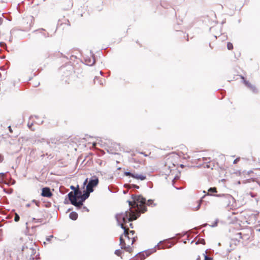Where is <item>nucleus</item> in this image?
Wrapping results in <instances>:
<instances>
[{
	"label": "nucleus",
	"instance_id": "obj_1",
	"mask_svg": "<svg viewBox=\"0 0 260 260\" xmlns=\"http://www.w3.org/2000/svg\"><path fill=\"white\" fill-rule=\"evenodd\" d=\"M129 210L131 211L130 213H128V211H126L124 212L117 213L115 215L117 225L123 230V234L125 237L128 236V233L127 230L123 225V224H125L128 221H132L136 220L140 216L139 212H137L136 210H131V208H129Z\"/></svg>",
	"mask_w": 260,
	"mask_h": 260
},
{
	"label": "nucleus",
	"instance_id": "obj_2",
	"mask_svg": "<svg viewBox=\"0 0 260 260\" xmlns=\"http://www.w3.org/2000/svg\"><path fill=\"white\" fill-rule=\"evenodd\" d=\"M132 198L133 200V203L130 201H127L129 206L132 208H136V211L137 212L143 213L147 211V207L145 206L147 205L148 206L154 207L156 204L154 203L153 200L149 199L146 202L145 198L141 195H132Z\"/></svg>",
	"mask_w": 260,
	"mask_h": 260
},
{
	"label": "nucleus",
	"instance_id": "obj_3",
	"mask_svg": "<svg viewBox=\"0 0 260 260\" xmlns=\"http://www.w3.org/2000/svg\"><path fill=\"white\" fill-rule=\"evenodd\" d=\"M22 251L25 252L26 251V257L29 260H34L35 258L37 259V257L38 255L35 256L36 253V249L32 247V243H30V245L26 246L23 245L22 247Z\"/></svg>",
	"mask_w": 260,
	"mask_h": 260
},
{
	"label": "nucleus",
	"instance_id": "obj_4",
	"mask_svg": "<svg viewBox=\"0 0 260 260\" xmlns=\"http://www.w3.org/2000/svg\"><path fill=\"white\" fill-rule=\"evenodd\" d=\"M214 196L221 197L220 202L224 207L229 206L231 200H233L232 196L229 194H214Z\"/></svg>",
	"mask_w": 260,
	"mask_h": 260
},
{
	"label": "nucleus",
	"instance_id": "obj_5",
	"mask_svg": "<svg viewBox=\"0 0 260 260\" xmlns=\"http://www.w3.org/2000/svg\"><path fill=\"white\" fill-rule=\"evenodd\" d=\"M88 182L86 185V189L88 191L93 192V187H95L99 184V178L96 176H92L88 181Z\"/></svg>",
	"mask_w": 260,
	"mask_h": 260
},
{
	"label": "nucleus",
	"instance_id": "obj_6",
	"mask_svg": "<svg viewBox=\"0 0 260 260\" xmlns=\"http://www.w3.org/2000/svg\"><path fill=\"white\" fill-rule=\"evenodd\" d=\"M91 191H88L86 189V190L84 191L83 194H81V197H80V200L79 201H77L76 202V207L77 209L81 208L82 206L83 205V203L90 196V193Z\"/></svg>",
	"mask_w": 260,
	"mask_h": 260
},
{
	"label": "nucleus",
	"instance_id": "obj_7",
	"mask_svg": "<svg viewBox=\"0 0 260 260\" xmlns=\"http://www.w3.org/2000/svg\"><path fill=\"white\" fill-rule=\"evenodd\" d=\"M124 175L126 176L131 177L133 178L140 180H144L146 178V176L145 175L138 174L135 173H132L128 171L124 172Z\"/></svg>",
	"mask_w": 260,
	"mask_h": 260
},
{
	"label": "nucleus",
	"instance_id": "obj_8",
	"mask_svg": "<svg viewBox=\"0 0 260 260\" xmlns=\"http://www.w3.org/2000/svg\"><path fill=\"white\" fill-rule=\"evenodd\" d=\"M90 54L91 57H86L84 59L86 64L89 66L93 65L95 62L94 55L91 51H90Z\"/></svg>",
	"mask_w": 260,
	"mask_h": 260
},
{
	"label": "nucleus",
	"instance_id": "obj_9",
	"mask_svg": "<svg viewBox=\"0 0 260 260\" xmlns=\"http://www.w3.org/2000/svg\"><path fill=\"white\" fill-rule=\"evenodd\" d=\"M41 196L44 197L50 198L52 196L50 189L48 187H45L42 189Z\"/></svg>",
	"mask_w": 260,
	"mask_h": 260
},
{
	"label": "nucleus",
	"instance_id": "obj_10",
	"mask_svg": "<svg viewBox=\"0 0 260 260\" xmlns=\"http://www.w3.org/2000/svg\"><path fill=\"white\" fill-rule=\"evenodd\" d=\"M241 78L243 80L244 84L250 89H251L253 92L255 93L257 92V89L255 86L252 85L249 81H246L243 76H241Z\"/></svg>",
	"mask_w": 260,
	"mask_h": 260
},
{
	"label": "nucleus",
	"instance_id": "obj_11",
	"mask_svg": "<svg viewBox=\"0 0 260 260\" xmlns=\"http://www.w3.org/2000/svg\"><path fill=\"white\" fill-rule=\"evenodd\" d=\"M68 197L71 203L76 207L77 200L74 197V192L72 191L70 192L68 194Z\"/></svg>",
	"mask_w": 260,
	"mask_h": 260
},
{
	"label": "nucleus",
	"instance_id": "obj_12",
	"mask_svg": "<svg viewBox=\"0 0 260 260\" xmlns=\"http://www.w3.org/2000/svg\"><path fill=\"white\" fill-rule=\"evenodd\" d=\"M74 192V197L76 200H77V199L80 198L81 197L82 192L80 189H77V190H75Z\"/></svg>",
	"mask_w": 260,
	"mask_h": 260
},
{
	"label": "nucleus",
	"instance_id": "obj_13",
	"mask_svg": "<svg viewBox=\"0 0 260 260\" xmlns=\"http://www.w3.org/2000/svg\"><path fill=\"white\" fill-rule=\"evenodd\" d=\"M203 159L205 161H206V163L204 167L207 168H211L212 169H213L212 167L211 166L210 164V158L203 157Z\"/></svg>",
	"mask_w": 260,
	"mask_h": 260
},
{
	"label": "nucleus",
	"instance_id": "obj_14",
	"mask_svg": "<svg viewBox=\"0 0 260 260\" xmlns=\"http://www.w3.org/2000/svg\"><path fill=\"white\" fill-rule=\"evenodd\" d=\"M70 218L73 220H75L78 218V214L76 212H72L69 215Z\"/></svg>",
	"mask_w": 260,
	"mask_h": 260
},
{
	"label": "nucleus",
	"instance_id": "obj_15",
	"mask_svg": "<svg viewBox=\"0 0 260 260\" xmlns=\"http://www.w3.org/2000/svg\"><path fill=\"white\" fill-rule=\"evenodd\" d=\"M137 255L138 256L136 257V259L140 258V260H144L146 257L144 252H140L136 255Z\"/></svg>",
	"mask_w": 260,
	"mask_h": 260
},
{
	"label": "nucleus",
	"instance_id": "obj_16",
	"mask_svg": "<svg viewBox=\"0 0 260 260\" xmlns=\"http://www.w3.org/2000/svg\"><path fill=\"white\" fill-rule=\"evenodd\" d=\"M45 30L43 28H41V29H39L38 30H36L35 31V32L37 31H39L42 34V35L44 37V38H47V37H50L48 33H45V32H44L43 31Z\"/></svg>",
	"mask_w": 260,
	"mask_h": 260
},
{
	"label": "nucleus",
	"instance_id": "obj_17",
	"mask_svg": "<svg viewBox=\"0 0 260 260\" xmlns=\"http://www.w3.org/2000/svg\"><path fill=\"white\" fill-rule=\"evenodd\" d=\"M121 248L129 252H131L132 251V248L131 247L130 245L126 246V244L125 245H122L121 246Z\"/></svg>",
	"mask_w": 260,
	"mask_h": 260
},
{
	"label": "nucleus",
	"instance_id": "obj_18",
	"mask_svg": "<svg viewBox=\"0 0 260 260\" xmlns=\"http://www.w3.org/2000/svg\"><path fill=\"white\" fill-rule=\"evenodd\" d=\"M59 22H60L61 24H67V25H70V21H69V20L66 19L65 18H63L62 19H59Z\"/></svg>",
	"mask_w": 260,
	"mask_h": 260
},
{
	"label": "nucleus",
	"instance_id": "obj_19",
	"mask_svg": "<svg viewBox=\"0 0 260 260\" xmlns=\"http://www.w3.org/2000/svg\"><path fill=\"white\" fill-rule=\"evenodd\" d=\"M208 193L207 195L208 196H211V194L210 193L212 192H217V189L216 187H210L208 189Z\"/></svg>",
	"mask_w": 260,
	"mask_h": 260
},
{
	"label": "nucleus",
	"instance_id": "obj_20",
	"mask_svg": "<svg viewBox=\"0 0 260 260\" xmlns=\"http://www.w3.org/2000/svg\"><path fill=\"white\" fill-rule=\"evenodd\" d=\"M154 251H155V250L154 249H151V251H149V250H145L144 252H145V255H146V257L148 256L149 255H150L152 252H154Z\"/></svg>",
	"mask_w": 260,
	"mask_h": 260
},
{
	"label": "nucleus",
	"instance_id": "obj_21",
	"mask_svg": "<svg viewBox=\"0 0 260 260\" xmlns=\"http://www.w3.org/2000/svg\"><path fill=\"white\" fill-rule=\"evenodd\" d=\"M202 199H201V200H199L198 201V206L194 208V211H197L200 208V207H201V205L202 203Z\"/></svg>",
	"mask_w": 260,
	"mask_h": 260
},
{
	"label": "nucleus",
	"instance_id": "obj_22",
	"mask_svg": "<svg viewBox=\"0 0 260 260\" xmlns=\"http://www.w3.org/2000/svg\"><path fill=\"white\" fill-rule=\"evenodd\" d=\"M122 253H123V251L120 249H117L114 252V253L117 256H120Z\"/></svg>",
	"mask_w": 260,
	"mask_h": 260
},
{
	"label": "nucleus",
	"instance_id": "obj_23",
	"mask_svg": "<svg viewBox=\"0 0 260 260\" xmlns=\"http://www.w3.org/2000/svg\"><path fill=\"white\" fill-rule=\"evenodd\" d=\"M126 244L125 243L124 240L122 238V236H121L120 237V245H125Z\"/></svg>",
	"mask_w": 260,
	"mask_h": 260
},
{
	"label": "nucleus",
	"instance_id": "obj_24",
	"mask_svg": "<svg viewBox=\"0 0 260 260\" xmlns=\"http://www.w3.org/2000/svg\"><path fill=\"white\" fill-rule=\"evenodd\" d=\"M19 219H20V217H19V215L17 213H15L14 221L15 222H17V221H18L19 220Z\"/></svg>",
	"mask_w": 260,
	"mask_h": 260
},
{
	"label": "nucleus",
	"instance_id": "obj_25",
	"mask_svg": "<svg viewBox=\"0 0 260 260\" xmlns=\"http://www.w3.org/2000/svg\"><path fill=\"white\" fill-rule=\"evenodd\" d=\"M227 48L229 50H232L233 48V45L232 43L229 42L227 44Z\"/></svg>",
	"mask_w": 260,
	"mask_h": 260
},
{
	"label": "nucleus",
	"instance_id": "obj_26",
	"mask_svg": "<svg viewBox=\"0 0 260 260\" xmlns=\"http://www.w3.org/2000/svg\"><path fill=\"white\" fill-rule=\"evenodd\" d=\"M31 202H32V203H35L36 205V206H37L38 207L40 206L41 203L39 201H37L36 200H32Z\"/></svg>",
	"mask_w": 260,
	"mask_h": 260
},
{
	"label": "nucleus",
	"instance_id": "obj_27",
	"mask_svg": "<svg viewBox=\"0 0 260 260\" xmlns=\"http://www.w3.org/2000/svg\"><path fill=\"white\" fill-rule=\"evenodd\" d=\"M32 220L35 221V222H42L43 221L42 218L37 219L36 218H32Z\"/></svg>",
	"mask_w": 260,
	"mask_h": 260
},
{
	"label": "nucleus",
	"instance_id": "obj_28",
	"mask_svg": "<svg viewBox=\"0 0 260 260\" xmlns=\"http://www.w3.org/2000/svg\"><path fill=\"white\" fill-rule=\"evenodd\" d=\"M132 184H125L124 185V186L125 187V188H127L128 189H132V188H134V187L132 186Z\"/></svg>",
	"mask_w": 260,
	"mask_h": 260
},
{
	"label": "nucleus",
	"instance_id": "obj_29",
	"mask_svg": "<svg viewBox=\"0 0 260 260\" xmlns=\"http://www.w3.org/2000/svg\"><path fill=\"white\" fill-rule=\"evenodd\" d=\"M135 231H130L129 232V233L127 232V233H128V236H126L125 237H127L128 239H130L131 238L130 237L128 236L129 234H131L132 236H133L135 234Z\"/></svg>",
	"mask_w": 260,
	"mask_h": 260
},
{
	"label": "nucleus",
	"instance_id": "obj_30",
	"mask_svg": "<svg viewBox=\"0 0 260 260\" xmlns=\"http://www.w3.org/2000/svg\"><path fill=\"white\" fill-rule=\"evenodd\" d=\"M204 260H213L212 258L207 255V254H205V259Z\"/></svg>",
	"mask_w": 260,
	"mask_h": 260
},
{
	"label": "nucleus",
	"instance_id": "obj_31",
	"mask_svg": "<svg viewBox=\"0 0 260 260\" xmlns=\"http://www.w3.org/2000/svg\"><path fill=\"white\" fill-rule=\"evenodd\" d=\"M200 242V243H202L203 244H205V240L203 239H199V240L196 242V244H198Z\"/></svg>",
	"mask_w": 260,
	"mask_h": 260
},
{
	"label": "nucleus",
	"instance_id": "obj_32",
	"mask_svg": "<svg viewBox=\"0 0 260 260\" xmlns=\"http://www.w3.org/2000/svg\"><path fill=\"white\" fill-rule=\"evenodd\" d=\"M237 237H238L239 239H243V237H242V233L238 232L236 234Z\"/></svg>",
	"mask_w": 260,
	"mask_h": 260
},
{
	"label": "nucleus",
	"instance_id": "obj_33",
	"mask_svg": "<svg viewBox=\"0 0 260 260\" xmlns=\"http://www.w3.org/2000/svg\"><path fill=\"white\" fill-rule=\"evenodd\" d=\"M0 46L1 47H6L7 45L5 43L1 42H0Z\"/></svg>",
	"mask_w": 260,
	"mask_h": 260
},
{
	"label": "nucleus",
	"instance_id": "obj_34",
	"mask_svg": "<svg viewBox=\"0 0 260 260\" xmlns=\"http://www.w3.org/2000/svg\"><path fill=\"white\" fill-rule=\"evenodd\" d=\"M88 178H86V179L85 180V181H84V182H83V187H84V186H86V185H87V183H88Z\"/></svg>",
	"mask_w": 260,
	"mask_h": 260
},
{
	"label": "nucleus",
	"instance_id": "obj_35",
	"mask_svg": "<svg viewBox=\"0 0 260 260\" xmlns=\"http://www.w3.org/2000/svg\"><path fill=\"white\" fill-rule=\"evenodd\" d=\"M131 239H132V242L131 243V245H133L134 244V243L136 241L137 237H132V238H131Z\"/></svg>",
	"mask_w": 260,
	"mask_h": 260
},
{
	"label": "nucleus",
	"instance_id": "obj_36",
	"mask_svg": "<svg viewBox=\"0 0 260 260\" xmlns=\"http://www.w3.org/2000/svg\"><path fill=\"white\" fill-rule=\"evenodd\" d=\"M53 237V235H50L46 238V240L47 241H50L51 239Z\"/></svg>",
	"mask_w": 260,
	"mask_h": 260
},
{
	"label": "nucleus",
	"instance_id": "obj_37",
	"mask_svg": "<svg viewBox=\"0 0 260 260\" xmlns=\"http://www.w3.org/2000/svg\"><path fill=\"white\" fill-rule=\"evenodd\" d=\"M240 160V158H236L234 160V162H233V164H237Z\"/></svg>",
	"mask_w": 260,
	"mask_h": 260
},
{
	"label": "nucleus",
	"instance_id": "obj_38",
	"mask_svg": "<svg viewBox=\"0 0 260 260\" xmlns=\"http://www.w3.org/2000/svg\"><path fill=\"white\" fill-rule=\"evenodd\" d=\"M131 186L134 187V188H136V189H139V186L137 185H136V184H132Z\"/></svg>",
	"mask_w": 260,
	"mask_h": 260
},
{
	"label": "nucleus",
	"instance_id": "obj_39",
	"mask_svg": "<svg viewBox=\"0 0 260 260\" xmlns=\"http://www.w3.org/2000/svg\"><path fill=\"white\" fill-rule=\"evenodd\" d=\"M45 139L43 138L41 139V140H36L35 142H37V143H38L39 142H45Z\"/></svg>",
	"mask_w": 260,
	"mask_h": 260
},
{
	"label": "nucleus",
	"instance_id": "obj_40",
	"mask_svg": "<svg viewBox=\"0 0 260 260\" xmlns=\"http://www.w3.org/2000/svg\"><path fill=\"white\" fill-rule=\"evenodd\" d=\"M70 188L72 190H74V191H75V190H77V189H76V187L74 186H73V185L71 186Z\"/></svg>",
	"mask_w": 260,
	"mask_h": 260
},
{
	"label": "nucleus",
	"instance_id": "obj_41",
	"mask_svg": "<svg viewBox=\"0 0 260 260\" xmlns=\"http://www.w3.org/2000/svg\"><path fill=\"white\" fill-rule=\"evenodd\" d=\"M5 175H6V173H0V176L2 178H4Z\"/></svg>",
	"mask_w": 260,
	"mask_h": 260
},
{
	"label": "nucleus",
	"instance_id": "obj_42",
	"mask_svg": "<svg viewBox=\"0 0 260 260\" xmlns=\"http://www.w3.org/2000/svg\"><path fill=\"white\" fill-rule=\"evenodd\" d=\"M3 160V157L1 154H0V162H2Z\"/></svg>",
	"mask_w": 260,
	"mask_h": 260
},
{
	"label": "nucleus",
	"instance_id": "obj_43",
	"mask_svg": "<svg viewBox=\"0 0 260 260\" xmlns=\"http://www.w3.org/2000/svg\"><path fill=\"white\" fill-rule=\"evenodd\" d=\"M83 210H85V211H86L87 212L89 211V209L87 207H86L85 206L83 207Z\"/></svg>",
	"mask_w": 260,
	"mask_h": 260
},
{
	"label": "nucleus",
	"instance_id": "obj_44",
	"mask_svg": "<svg viewBox=\"0 0 260 260\" xmlns=\"http://www.w3.org/2000/svg\"><path fill=\"white\" fill-rule=\"evenodd\" d=\"M3 21V18L0 17V25L2 24Z\"/></svg>",
	"mask_w": 260,
	"mask_h": 260
},
{
	"label": "nucleus",
	"instance_id": "obj_45",
	"mask_svg": "<svg viewBox=\"0 0 260 260\" xmlns=\"http://www.w3.org/2000/svg\"><path fill=\"white\" fill-rule=\"evenodd\" d=\"M217 222H218V220H217L216 221H215V223L214 225H212V227H214V226H215L217 225Z\"/></svg>",
	"mask_w": 260,
	"mask_h": 260
},
{
	"label": "nucleus",
	"instance_id": "obj_46",
	"mask_svg": "<svg viewBox=\"0 0 260 260\" xmlns=\"http://www.w3.org/2000/svg\"><path fill=\"white\" fill-rule=\"evenodd\" d=\"M96 80H99V79L98 77H95L94 79V83L96 82Z\"/></svg>",
	"mask_w": 260,
	"mask_h": 260
},
{
	"label": "nucleus",
	"instance_id": "obj_47",
	"mask_svg": "<svg viewBox=\"0 0 260 260\" xmlns=\"http://www.w3.org/2000/svg\"><path fill=\"white\" fill-rule=\"evenodd\" d=\"M99 83H100V84L101 85H103V82L101 81V80H100L99 81Z\"/></svg>",
	"mask_w": 260,
	"mask_h": 260
},
{
	"label": "nucleus",
	"instance_id": "obj_48",
	"mask_svg": "<svg viewBox=\"0 0 260 260\" xmlns=\"http://www.w3.org/2000/svg\"><path fill=\"white\" fill-rule=\"evenodd\" d=\"M69 68H70L69 71H70V74H71L72 73L71 70H72V67H69Z\"/></svg>",
	"mask_w": 260,
	"mask_h": 260
},
{
	"label": "nucleus",
	"instance_id": "obj_49",
	"mask_svg": "<svg viewBox=\"0 0 260 260\" xmlns=\"http://www.w3.org/2000/svg\"><path fill=\"white\" fill-rule=\"evenodd\" d=\"M37 226H32L31 229L32 230H35Z\"/></svg>",
	"mask_w": 260,
	"mask_h": 260
},
{
	"label": "nucleus",
	"instance_id": "obj_50",
	"mask_svg": "<svg viewBox=\"0 0 260 260\" xmlns=\"http://www.w3.org/2000/svg\"><path fill=\"white\" fill-rule=\"evenodd\" d=\"M9 129L10 132H12V129H11V127L10 126H9Z\"/></svg>",
	"mask_w": 260,
	"mask_h": 260
},
{
	"label": "nucleus",
	"instance_id": "obj_51",
	"mask_svg": "<svg viewBox=\"0 0 260 260\" xmlns=\"http://www.w3.org/2000/svg\"><path fill=\"white\" fill-rule=\"evenodd\" d=\"M129 226H130V227H131V228H132V229L133 228V224H132V223H130V224H129Z\"/></svg>",
	"mask_w": 260,
	"mask_h": 260
},
{
	"label": "nucleus",
	"instance_id": "obj_52",
	"mask_svg": "<svg viewBox=\"0 0 260 260\" xmlns=\"http://www.w3.org/2000/svg\"><path fill=\"white\" fill-rule=\"evenodd\" d=\"M64 204H68V202L67 201V200H66V199H65L64 202Z\"/></svg>",
	"mask_w": 260,
	"mask_h": 260
},
{
	"label": "nucleus",
	"instance_id": "obj_53",
	"mask_svg": "<svg viewBox=\"0 0 260 260\" xmlns=\"http://www.w3.org/2000/svg\"><path fill=\"white\" fill-rule=\"evenodd\" d=\"M30 205L29 204H26V206L27 207H30Z\"/></svg>",
	"mask_w": 260,
	"mask_h": 260
},
{
	"label": "nucleus",
	"instance_id": "obj_54",
	"mask_svg": "<svg viewBox=\"0 0 260 260\" xmlns=\"http://www.w3.org/2000/svg\"><path fill=\"white\" fill-rule=\"evenodd\" d=\"M197 260H200V256H198V257L197 258Z\"/></svg>",
	"mask_w": 260,
	"mask_h": 260
},
{
	"label": "nucleus",
	"instance_id": "obj_55",
	"mask_svg": "<svg viewBox=\"0 0 260 260\" xmlns=\"http://www.w3.org/2000/svg\"><path fill=\"white\" fill-rule=\"evenodd\" d=\"M32 124H31V125H30V124H28V126L29 127H30V126L32 125Z\"/></svg>",
	"mask_w": 260,
	"mask_h": 260
},
{
	"label": "nucleus",
	"instance_id": "obj_56",
	"mask_svg": "<svg viewBox=\"0 0 260 260\" xmlns=\"http://www.w3.org/2000/svg\"><path fill=\"white\" fill-rule=\"evenodd\" d=\"M126 192H127V191H123V193H125H125H126Z\"/></svg>",
	"mask_w": 260,
	"mask_h": 260
},
{
	"label": "nucleus",
	"instance_id": "obj_57",
	"mask_svg": "<svg viewBox=\"0 0 260 260\" xmlns=\"http://www.w3.org/2000/svg\"><path fill=\"white\" fill-rule=\"evenodd\" d=\"M209 46H210L211 48H212V47H211V44H210V43H209Z\"/></svg>",
	"mask_w": 260,
	"mask_h": 260
},
{
	"label": "nucleus",
	"instance_id": "obj_58",
	"mask_svg": "<svg viewBox=\"0 0 260 260\" xmlns=\"http://www.w3.org/2000/svg\"><path fill=\"white\" fill-rule=\"evenodd\" d=\"M103 73L102 71L100 72V74L102 75Z\"/></svg>",
	"mask_w": 260,
	"mask_h": 260
},
{
	"label": "nucleus",
	"instance_id": "obj_59",
	"mask_svg": "<svg viewBox=\"0 0 260 260\" xmlns=\"http://www.w3.org/2000/svg\"><path fill=\"white\" fill-rule=\"evenodd\" d=\"M3 181V179H2L1 180H0V182H2Z\"/></svg>",
	"mask_w": 260,
	"mask_h": 260
},
{
	"label": "nucleus",
	"instance_id": "obj_60",
	"mask_svg": "<svg viewBox=\"0 0 260 260\" xmlns=\"http://www.w3.org/2000/svg\"><path fill=\"white\" fill-rule=\"evenodd\" d=\"M5 56H2V58H4Z\"/></svg>",
	"mask_w": 260,
	"mask_h": 260
},
{
	"label": "nucleus",
	"instance_id": "obj_61",
	"mask_svg": "<svg viewBox=\"0 0 260 260\" xmlns=\"http://www.w3.org/2000/svg\"><path fill=\"white\" fill-rule=\"evenodd\" d=\"M108 189H109L110 191H111V190H110V188H109V187H108Z\"/></svg>",
	"mask_w": 260,
	"mask_h": 260
},
{
	"label": "nucleus",
	"instance_id": "obj_62",
	"mask_svg": "<svg viewBox=\"0 0 260 260\" xmlns=\"http://www.w3.org/2000/svg\"><path fill=\"white\" fill-rule=\"evenodd\" d=\"M183 165H181V167H183Z\"/></svg>",
	"mask_w": 260,
	"mask_h": 260
},
{
	"label": "nucleus",
	"instance_id": "obj_63",
	"mask_svg": "<svg viewBox=\"0 0 260 260\" xmlns=\"http://www.w3.org/2000/svg\"><path fill=\"white\" fill-rule=\"evenodd\" d=\"M1 52V50L0 49V52Z\"/></svg>",
	"mask_w": 260,
	"mask_h": 260
}]
</instances>
